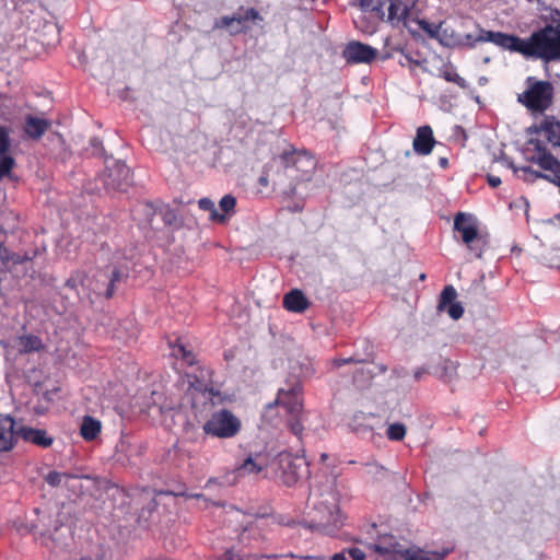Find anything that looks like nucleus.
Here are the masks:
<instances>
[{
  "label": "nucleus",
  "mask_w": 560,
  "mask_h": 560,
  "mask_svg": "<svg viewBox=\"0 0 560 560\" xmlns=\"http://www.w3.org/2000/svg\"><path fill=\"white\" fill-rule=\"evenodd\" d=\"M489 39L495 46L517 52L525 58H539L544 60H553L560 58V24L556 26H546L534 32L528 38H521L514 34L500 32L499 34H489Z\"/></svg>",
  "instance_id": "obj_1"
},
{
  "label": "nucleus",
  "mask_w": 560,
  "mask_h": 560,
  "mask_svg": "<svg viewBox=\"0 0 560 560\" xmlns=\"http://www.w3.org/2000/svg\"><path fill=\"white\" fill-rule=\"evenodd\" d=\"M308 526L320 534L332 535L342 525L337 493L331 487L312 489L308 497Z\"/></svg>",
  "instance_id": "obj_2"
},
{
  "label": "nucleus",
  "mask_w": 560,
  "mask_h": 560,
  "mask_svg": "<svg viewBox=\"0 0 560 560\" xmlns=\"http://www.w3.org/2000/svg\"><path fill=\"white\" fill-rule=\"evenodd\" d=\"M280 408L284 411V417L291 432L301 435L303 431V386L301 382H287L284 386L278 389L277 398L266 407L264 417L273 422L272 413L275 409Z\"/></svg>",
  "instance_id": "obj_3"
},
{
  "label": "nucleus",
  "mask_w": 560,
  "mask_h": 560,
  "mask_svg": "<svg viewBox=\"0 0 560 560\" xmlns=\"http://www.w3.org/2000/svg\"><path fill=\"white\" fill-rule=\"evenodd\" d=\"M526 85V90L517 95L518 103L529 112L539 114L551 107L555 97V89L551 82L528 77Z\"/></svg>",
  "instance_id": "obj_4"
},
{
  "label": "nucleus",
  "mask_w": 560,
  "mask_h": 560,
  "mask_svg": "<svg viewBox=\"0 0 560 560\" xmlns=\"http://www.w3.org/2000/svg\"><path fill=\"white\" fill-rule=\"evenodd\" d=\"M272 162L283 167L288 176L296 183L310 180L315 170V161L311 155L292 148L283 151Z\"/></svg>",
  "instance_id": "obj_5"
},
{
  "label": "nucleus",
  "mask_w": 560,
  "mask_h": 560,
  "mask_svg": "<svg viewBox=\"0 0 560 560\" xmlns=\"http://www.w3.org/2000/svg\"><path fill=\"white\" fill-rule=\"evenodd\" d=\"M478 34H462L456 32L453 27L443 24L442 31L440 32L439 43L448 48H466L472 49L477 43H492L489 39V34H499L500 32H493L482 28L477 24Z\"/></svg>",
  "instance_id": "obj_6"
},
{
  "label": "nucleus",
  "mask_w": 560,
  "mask_h": 560,
  "mask_svg": "<svg viewBox=\"0 0 560 560\" xmlns=\"http://www.w3.org/2000/svg\"><path fill=\"white\" fill-rule=\"evenodd\" d=\"M202 430L214 438L230 439L240 432L241 421L230 410L221 409L211 415L203 423Z\"/></svg>",
  "instance_id": "obj_7"
},
{
  "label": "nucleus",
  "mask_w": 560,
  "mask_h": 560,
  "mask_svg": "<svg viewBox=\"0 0 560 560\" xmlns=\"http://www.w3.org/2000/svg\"><path fill=\"white\" fill-rule=\"evenodd\" d=\"M127 268L121 266H107L98 270L93 279L89 280V288L95 296L110 299L115 293L116 283L127 277Z\"/></svg>",
  "instance_id": "obj_8"
},
{
  "label": "nucleus",
  "mask_w": 560,
  "mask_h": 560,
  "mask_svg": "<svg viewBox=\"0 0 560 560\" xmlns=\"http://www.w3.org/2000/svg\"><path fill=\"white\" fill-rule=\"evenodd\" d=\"M276 477L283 485L291 487L308 475V465L302 457L281 453L277 458Z\"/></svg>",
  "instance_id": "obj_9"
},
{
  "label": "nucleus",
  "mask_w": 560,
  "mask_h": 560,
  "mask_svg": "<svg viewBox=\"0 0 560 560\" xmlns=\"http://www.w3.org/2000/svg\"><path fill=\"white\" fill-rule=\"evenodd\" d=\"M261 20L258 11L254 8L241 7L232 15H224L214 21V30H226L231 35L246 32L249 21Z\"/></svg>",
  "instance_id": "obj_10"
},
{
  "label": "nucleus",
  "mask_w": 560,
  "mask_h": 560,
  "mask_svg": "<svg viewBox=\"0 0 560 560\" xmlns=\"http://www.w3.org/2000/svg\"><path fill=\"white\" fill-rule=\"evenodd\" d=\"M100 179L107 191H125L132 182L130 168L120 161H112L106 165Z\"/></svg>",
  "instance_id": "obj_11"
},
{
  "label": "nucleus",
  "mask_w": 560,
  "mask_h": 560,
  "mask_svg": "<svg viewBox=\"0 0 560 560\" xmlns=\"http://www.w3.org/2000/svg\"><path fill=\"white\" fill-rule=\"evenodd\" d=\"M377 56V50L358 40L349 42L342 50V57L348 63H370Z\"/></svg>",
  "instance_id": "obj_12"
},
{
  "label": "nucleus",
  "mask_w": 560,
  "mask_h": 560,
  "mask_svg": "<svg viewBox=\"0 0 560 560\" xmlns=\"http://www.w3.org/2000/svg\"><path fill=\"white\" fill-rule=\"evenodd\" d=\"M456 299V289L451 284L445 285L440 294L438 312H446L452 319H459L464 315V307Z\"/></svg>",
  "instance_id": "obj_13"
},
{
  "label": "nucleus",
  "mask_w": 560,
  "mask_h": 560,
  "mask_svg": "<svg viewBox=\"0 0 560 560\" xmlns=\"http://www.w3.org/2000/svg\"><path fill=\"white\" fill-rule=\"evenodd\" d=\"M389 7L387 8V20L392 23L394 21L397 24L401 23L404 27H409L410 12L416 4V0H389Z\"/></svg>",
  "instance_id": "obj_14"
},
{
  "label": "nucleus",
  "mask_w": 560,
  "mask_h": 560,
  "mask_svg": "<svg viewBox=\"0 0 560 560\" xmlns=\"http://www.w3.org/2000/svg\"><path fill=\"white\" fill-rule=\"evenodd\" d=\"M454 229L462 234L463 242L470 250H474V242L478 238V229L471 218L459 212L454 219Z\"/></svg>",
  "instance_id": "obj_15"
},
{
  "label": "nucleus",
  "mask_w": 560,
  "mask_h": 560,
  "mask_svg": "<svg viewBox=\"0 0 560 560\" xmlns=\"http://www.w3.org/2000/svg\"><path fill=\"white\" fill-rule=\"evenodd\" d=\"M383 13L373 12V10L359 11L353 16L355 27L363 34H374L383 22Z\"/></svg>",
  "instance_id": "obj_16"
},
{
  "label": "nucleus",
  "mask_w": 560,
  "mask_h": 560,
  "mask_svg": "<svg viewBox=\"0 0 560 560\" xmlns=\"http://www.w3.org/2000/svg\"><path fill=\"white\" fill-rule=\"evenodd\" d=\"M435 143L433 130L430 126L425 125L417 129L412 141V148L417 154L429 155L433 151Z\"/></svg>",
  "instance_id": "obj_17"
},
{
  "label": "nucleus",
  "mask_w": 560,
  "mask_h": 560,
  "mask_svg": "<svg viewBox=\"0 0 560 560\" xmlns=\"http://www.w3.org/2000/svg\"><path fill=\"white\" fill-rule=\"evenodd\" d=\"M383 427L384 420L381 415L360 412L353 419V430L359 434L374 432Z\"/></svg>",
  "instance_id": "obj_18"
},
{
  "label": "nucleus",
  "mask_w": 560,
  "mask_h": 560,
  "mask_svg": "<svg viewBox=\"0 0 560 560\" xmlns=\"http://www.w3.org/2000/svg\"><path fill=\"white\" fill-rule=\"evenodd\" d=\"M18 428L13 418L10 416H0V451L12 448L15 439H18Z\"/></svg>",
  "instance_id": "obj_19"
},
{
  "label": "nucleus",
  "mask_w": 560,
  "mask_h": 560,
  "mask_svg": "<svg viewBox=\"0 0 560 560\" xmlns=\"http://www.w3.org/2000/svg\"><path fill=\"white\" fill-rule=\"evenodd\" d=\"M18 438L24 441L32 442L39 446H49L52 443V439L48 438L44 430H37L28 427L21 425L18 428Z\"/></svg>",
  "instance_id": "obj_20"
},
{
  "label": "nucleus",
  "mask_w": 560,
  "mask_h": 560,
  "mask_svg": "<svg viewBox=\"0 0 560 560\" xmlns=\"http://www.w3.org/2000/svg\"><path fill=\"white\" fill-rule=\"evenodd\" d=\"M50 127V121L32 115L25 117V133L32 139H39Z\"/></svg>",
  "instance_id": "obj_21"
},
{
  "label": "nucleus",
  "mask_w": 560,
  "mask_h": 560,
  "mask_svg": "<svg viewBox=\"0 0 560 560\" xmlns=\"http://www.w3.org/2000/svg\"><path fill=\"white\" fill-rule=\"evenodd\" d=\"M283 306L295 313H302L308 307V301L301 290L294 289L283 298Z\"/></svg>",
  "instance_id": "obj_22"
},
{
  "label": "nucleus",
  "mask_w": 560,
  "mask_h": 560,
  "mask_svg": "<svg viewBox=\"0 0 560 560\" xmlns=\"http://www.w3.org/2000/svg\"><path fill=\"white\" fill-rule=\"evenodd\" d=\"M546 139L555 147H560V121L553 116H546L540 125Z\"/></svg>",
  "instance_id": "obj_23"
},
{
  "label": "nucleus",
  "mask_w": 560,
  "mask_h": 560,
  "mask_svg": "<svg viewBox=\"0 0 560 560\" xmlns=\"http://www.w3.org/2000/svg\"><path fill=\"white\" fill-rule=\"evenodd\" d=\"M399 555L404 560H441L445 556V552L439 553L425 551L418 547H410L399 551Z\"/></svg>",
  "instance_id": "obj_24"
},
{
  "label": "nucleus",
  "mask_w": 560,
  "mask_h": 560,
  "mask_svg": "<svg viewBox=\"0 0 560 560\" xmlns=\"http://www.w3.org/2000/svg\"><path fill=\"white\" fill-rule=\"evenodd\" d=\"M102 423L100 420L91 417L84 416L80 427L81 436L85 441H93L101 433Z\"/></svg>",
  "instance_id": "obj_25"
},
{
  "label": "nucleus",
  "mask_w": 560,
  "mask_h": 560,
  "mask_svg": "<svg viewBox=\"0 0 560 560\" xmlns=\"http://www.w3.org/2000/svg\"><path fill=\"white\" fill-rule=\"evenodd\" d=\"M265 469V464L260 457H247L237 468L236 472L240 477L258 475Z\"/></svg>",
  "instance_id": "obj_26"
},
{
  "label": "nucleus",
  "mask_w": 560,
  "mask_h": 560,
  "mask_svg": "<svg viewBox=\"0 0 560 560\" xmlns=\"http://www.w3.org/2000/svg\"><path fill=\"white\" fill-rule=\"evenodd\" d=\"M188 377L194 378L192 381H189V392L201 394L207 399H210L212 396L218 394V392H214L210 381L199 380L197 376L192 375H189Z\"/></svg>",
  "instance_id": "obj_27"
},
{
  "label": "nucleus",
  "mask_w": 560,
  "mask_h": 560,
  "mask_svg": "<svg viewBox=\"0 0 560 560\" xmlns=\"http://www.w3.org/2000/svg\"><path fill=\"white\" fill-rule=\"evenodd\" d=\"M16 343L19 351L24 353L38 351L43 347L42 340L34 335L21 336L18 338Z\"/></svg>",
  "instance_id": "obj_28"
},
{
  "label": "nucleus",
  "mask_w": 560,
  "mask_h": 560,
  "mask_svg": "<svg viewBox=\"0 0 560 560\" xmlns=\"http://www.w3.org/2000/svg\"><path fill=\"white\" fill-rule=\"evenodd\" d=\"M457 365L450 359H444L435 372L439 378L444 382H451L456 376Z\"/></svg>",
  "instance_id": "obj_29"
},
{
  "label": "nucleus",
  "mask_w": 560,
  "mask_h": 560,
  "mask_svg": "<svg viewBox=\"0 0 560 560\" xmlns=\"http://www.w3.org/2000/svg\"><path fill=\"white\" fill-rule=\"evenodd\" d=\"M440 75L445 81L455 83L460 89H467L469 86L467 81L456 72L453 66L443 69Z\"/></svg>",
  "instance_id": "obj_30"
},
{
  "label": "nucleus",
  "mask_w": 560,
  "mask_h": 560,
  "mask_svg": "<svg viewBox=\"0 0 560 560\" xmlns=\"http://www.w3.org/2000/svg\"><path fill=\"white\" fill-rule=\"evenodd\" d=\"M74 477L72 475L66 474V472H58V471H49L45 477V481L50 487H60V486H67L70 479H73Z\"/></svg>",
  "instance_id": "obj_31"
},
{
  "label": "nucleus",
  "mask_w": 560,
  "mask_h": 560,
  "mask_svg": "<svg viewBox=\"0 0 560 560\" xmlns=\"http://www.w3.org/2000/svg\"><path fill=\"white\" fill-rule=\"evenodd\" d=\"M198 206L201 210L210 212V219L212 221L223 222L225 220V215L218 212L214 202L209 198H201L198 201Z\"/></svg>",
  "instance_id": "obj_32"
},
{
  "label": "nucleus",
  "mask_w": 560,
  "mask_h": 560,
  "mask_svg": "<svg viewBox=\"0 0 560 560\" xmlns=\"http://www.w3.org/2000/svg\"><path fill=\"white\" fill-rule=\"evenodd\" d=\"M418 25L420 26V28L431 38H434L436 40H439L440 38V35H441V31H442V27H443V24L444 23H439V24H435V23H430L425 20H418L417 21Z\"/></svg>",
  "instance_id": "obj_33"
},
{
  "label": "nucleus",
  "mask_w": 560,
  "mask_h": 560,
  "mask_svg": "<svg viewBox=\"0 0 560 560\" xmlns=\"http://www.w3.org/2000/svg\"><path fill=\"white\" fill-rule=\"evenodd\" d=\"M14 165L15 161L9 153L0 154V180L11 176Z\"/></svg>",
  "instance_id": "obj_34"
},
{
  "label": "nucleus",
  "mask_w": 560,
  "mask_h": 560,
  "mask_svg": "<svg viewBox=\"0 0 560 560\" xmlns=\"http://www.w3.org/2000/svg\"><path fill=\"white\" fill-rule=\"evenodd\" d=\"M397 58V62L402 67H417L419 66V61L413 60L409 55L404 54L402 51L387 52V59Z\"/></svg>",
  "instance_id": "obj_35"
},
{
  "label": "nucleus",
  "mask_w": 560,
  "mask_h": 560,
  "mask_svg": "<svg viewBox=\"0 0 560 560\" xmlns=\"http://www.w3.org/2000/svg\"><path fill=\"white\" fill-rule=\"evenodd\" d=\"M406 435V427L402 423H392L387 427V439L401 441Z\"/></svg>",
  "instance_id": "obj_36"
},
{
  "label": "nucleus",
  "mask_w": 560,
  "mask_h": 560,
  "mask_svg": "<svg viewBox=\"0 0 560 560\" xmlns=\"http://www.w3.org/2000/svg\"><path fill=\"white\" fill-rule=\"evenodd\" d=\"M354 5H358L359 11L373 10L376 13H383V1L382 0H358Z\"/></svg>",
  "instance_id": "obj_37"
},
{
  "label": "nucleus",
  "mask_w": 560,
  "mask_h": 560,
  "mask_svg": "<svg viewBox=\"0 0 560 560\" xmlns=\"http://www.w3.org/2000/svg\"><path fill=\"white\" fill-rule=\"evenodd\" d=\"M173 354L185 360L188 364H192L195 355L191 351L187 350L183 343H176L173 346Z\"/></svg>",
  "instance_id": "obj_38"
},
{
  "label": "nucleus",
  "mask_w": 560,
  "mask_h": 560,
  "mask_svg": "<svg viewBox=\"0 0 560 560\" xmlns=\"http://www.w3.org/2000/svg\"><path fill=\"white\" fill-rule=\"evenodd\" d=\"M235 205L236 199L232 195H225L219 202L221 210L228 215L234 212Z\"/></svg>",
  "instance_id": "obj_39"
},
{
  "label": "nucleus",
  "mask_w": 560,
  "mask_h": 560,
  "mask_svg": "<svg viewBox=\"0 0 560 560\" xmlns=\"http://www.w3.org/2000/svg\"><path fill=\"white\" fill-rule=\"evenodd\" d=\"M10 144L8 130L0 126V154L9 153Z\"/></svg>",
  "instance_id": "obj_40"
},
{
  "label": "nucleus",
  "mask_w": 560,
  "mask_h": 560,
  "mask_svg": "<svg viewBox=\"0 0 560 560\" xmlns=\"http://www.w3.org/2000/svg\"><path fill=\"white\" fill-rule=\"evenodd\" d=\"M383 467L374 463H368L365 465V474L372 479H381Z\"/></svg>",
  "instance_id": "obj_41"
},
{
  "label": "nucleus",
  "mask_w": 560,
  "mask_h": 560,
  "mask_svg": "<svg viewBox=\"0 0 560 560\" xmlns=\"http://www.w3.org/2000/svg\"><path fill=\"white\" fill-rule=\"evenodd\" d=\"M363 359L357 358V357H349V358H337L331 360L330 364L334 369H339L343 364H350V363H360L363 362Z\"/></svg>",
  "instance_id": "obj_42"
},
{
  "label": "nucleus",
  "mask_w": 560,
  "mask_h": 560,
  "mask_svg": "<svg viewBox=\"0 0 560 560\" xmlns=\"http://www.w3.org/2000/svg\"><path fill=\"white\" fill-rule=\"evenodd\" d=\"M345 551L348 558H351L352 560H364L366 557L365 551L360 547L345 548Z\"/></svg>",
  "instance_id": "obj_43"
},
{
  "label": "nucleus",
  "mask_w": 560,
  "mask_h": 560,
  "mask_svg": "<svg viewBox=\"0 0 560 560\" xmlns=\"http://www.w3.org/2000/svg\"><path fill=\"white\" fill-rule=\"evenodd\" d=\"M487 182L492 188H497L501 185V178L494 175H488Z\"/></svg>",
  "instance_id": "obj_44"
},
{
  "label": "nucleus",
  "mask_w": 560,
  "mask_h": 560,
  "mask_svg": "<svg viewBox=\"0 0 560 560\" xmlns=\"http://www.w3.org/2000/svg\"><path fill=\"white\" fill-rule=\"evenodd\" d=\"M7 259H8V252L3 247V245L0 243V270H2V268L4 267Z\"/></svg>",
  "instance_id": "obj_45"
},
{
  "label": "nucleus",
  "mask_w": 560,
  "mask_h": 560,
  "mask_svg": "<svg viewBox=\"0 0 560 560\" xmlns=\"http://www.w3.org/2000/svg\"><path fill=\"white\" fill-rule=\"evenodd\" d=\"M429 371L424 368V366H421V368H418L415 373H413V377L416 381H420L421 377L424 375V374H428Z\"/></svg>",
  "instance_id": "obj_46"
},
{
  "label": "nucleus",
  "mask_w": 560,
  "mask_h": 560,
  "mask_svg": "<svg viewBox=\"0 0 560 560\" xmlns=\"http://www.w3.org/2000/svg\"><path fill=\"white\" fill-rule=\"evenodd\" d=\"M224 560H243L242 557L233 550H228L224 556Z\"/></svg>",
  "instance_id": "obj_47"
},
{
  "label": "nucleus",
  "mask_w": 560,
  "mask_h": 560,
  "mask_svg": "<svg viewBox=\"0 0 560 560\" xmlns=\"http://www.w3.org/2000/svg\"><path fill=\"white\" fill-rule=\"evenodd\" d=\"M368 548L371 549V550H374V551H376V552H378L381 555L385 553V548L381 544H378V542L373 544V545L370 544V545H368Z\"/></svg>",
  "instance_id": "obj_48"
},
{
  "label": "nucleus",
  "mask_w": 560,
  "mask_h": 560,
  "mask_svg": "<svg viewBox=\"0 0 560 560\" xmlns=\"http://www.w3.org/2000/svg\"><path fill=\"white\" fill-rule=\"evenodd\" d=\"M331 560H348V556H347L345 549H342L340 552L335 553L331 557Z\"/></svg>",
  "instance_id": "obj_49"
},
{
  "label": "nucleus",
  "mask_w": 560,
  "mask_h": 560,
  "mask_svg": "<svg viewBox=\"0 0 560 560\" xmlns=\"http://www.w3.org/2000/svg\"><path fill=\"white\" fill-rule=\"evenodd\" d=\"M91 144L95 149H100L102 147V141L98 138H92L91 139Z\"/></svg>",
  "instance_id": "obj_50"
},
{
  "label": "nucleus",
  "mask_w": 560,
  "mask_h": 560,
  "mask_svg": "<svg viewBox=\"0 0 560 560\" xmlns=\"http://www.w3.org/2000/svg\"><path fill=\"white\" fill-rule=\"evenodd\" d=\"M259 184L262 185V186H267L268 185V173L267 172L262 176H260Z\"/></svg>",
  "instance_id": "obj_51"
},
{
  "label": "nucleus",
  "mask_w": 560,
  "mask_h": 560,
  "mask_svg": "<svg viewBox=\"0 0 560 560\" xmlns=\"http://www.w3.org/2000/svg\"><path fill=\"white\" fill-rule=\"evenodd\" d=\"M67 285H68V287H70V288H72V289H73V288H75V280H74V279H69V280L67 281Z\"/></svg>",
  "instance_id": "obj_52"
},
{
  "label": "nucleus",
  "mask_w": 560,
  "mask_h": 560,
  "mask_svg": "<svg viewBox=\"0 0 560 560\" xmlns=\"http://www.w3.org/2000/svg\"><path fill=\"white\" fill-rule=\"evenodd\" d=\"M188 498H191V499H202L203 495L200 494V493H195V494H189Z\"/></svg>",
  "instance_id": "obj_53"
},
{
  "label": "nucleus",
  "mask_w": 560,
  "mask_h": 560,
  "mask_svg": "<svg viewBox=\"0 0 560 560\" xmlns=\"http://www.w3.org/2000/svg\"><path fill=\"white\" fill-rule=\"evenodd\" d=\"M440 164H441L443 167H445V166L447 165V159L442 158V159L440 160Z\"/></svg>",
  "instance_id": "obj_54"
},
{
  "label": "nucleus",
  "mask_w": 560,
  "mask_h": 560,
  "mask_svg": "<svg viewBox=\"0 0 560 560\" xmlns=\"http://www.w3.org/2000/svg\"><path fill=\"white\" fill-rule=\"evenodd\" d=\"M314 373V370L313 369H307L305 372H304V375H312Z\"/></svg>",
  "instance_id": "obj_55"
},
{
  "label": "nucleus",
  "mask_w": 560,
  "mask_h": 560,
  "mask_svg": "<svg viewBox=\"0 0 560 560\" xmlns=\"http://www.w3.org/2000/svg\"><path fill=\"white\" fill-rule=\"evenodd\" d=\"M328 458V455L326 453L320 454V459L325 462Z\"/></svg>",
  "instance_id": "obj_56"
},
{
  "label": "nucleus",
  "mask_w": 560,
  "mask_h": 560,
  "mask_svg": "<svg viewBox=\"0 0 560 560\" xmlns=\"http://www.w3.org/2000/svg\"><path fill=\"white\" fill-rule=\"evenodd\" d=\"M372 440H373V442H374V443H378V442L376 441V435H375L374 433L372 434Z\"/></svg>",
  "instance_id": "obj_57"
},
{
  "label": "nucleus",
  "mask_w": 560,
  "mask_h": 560,
  "mask_svg": "<svg viewBox=\"0 0 560 560\" xmlns=\"http://www.w3.org/2000/svg\"><path fill=\"white\" fill-rule=\"evenodd\" d=\"M307 559H316L315 557L308 556ZM318 560H324V558H317Z\"/></svg>",
  "instance_id": "obj_58"
},
{
  "label": "nucleus",
  "mask_w": 560,
  "mask_h": 560,
  "mask_svg": "<svg viewBox=\"0 0 560 560\" xmlns=\"http://www.w3.org/2000/svg\"><path fill=\"white\" fill-rule=\"evenodd\" d=\"M420 280H424L425 279V275L424 273H421L420 277H419Z\"/></svg>",
  "instance_id": "obj_59"
},
{
  "label": "nucleus",
  "mask_w": 560,
  "mask_h": 560,
  "mask_svg": "<svg viewBox=\"0 0 560 560\" xmlns=\"http://www.w3.org/2000/svg\"><path fill=\"white\" fill-rule=\"evenodd\" d=\"M291 192L294 195L295 194V186H292L291 188Z\"/></svg>",
  "instance_id": "obj_60"
},
{
  "label": "nucleus",
  "mask_w": 560,
  "mask_h": 560,
  "mask_svg": "<svg viewBox=\"0 0 560 560\" xmlns=\"http://www.w3.org/2000/svg\"><path fill=\"white\" fill-rule=\"evenodd\" d=\"M206 374L210 377L211 376V372L209 370L206 371Z\"/></svg>",
  "instance_id": "obj_61"
},
{
  "label": "nucleus",
  "mask_w": 560,
  "mask_h": 560,
  "mask_svg": "<svg viewBox=\"0 0 560 560\" xmlns=\"http://www.w3.org/2000/svg\"><path fill=\"white\" fill-rule=\"evenodd\" d=\"M89 300H90V302H91V303H93V302H94V301H93V298H92L91 295H89Z\"/></svg>",
  "instance_id": "obj_62"
},
{
  "label": "nucleus",
  "mask_w": 560,
  "mask_h": 560,
  "mask_svg": "<svg viewBox=\"0 0 560 560\" xmlns=\"http://www.w3.org/2000/svg\"><path fill=\"white\" fill-rule=\"evenodd\" d=\"M206 374H205V371H201V377L205 378Z\"/></svg>",
  "instance_id": "obj_63"
},
{
  "label": "nucleus",
  "mask_w": 560,
  "mask_h": 560,
  "mask_svg": "<svg viewBox=\"0 0 560 560\" xmlns=\"http://www.w3.org/2000/svg\"><path fill=\"white\" fill-rule=\"evenodd\" d=\"M210 483H212V480H208L207 487H209Z\"/></svg>",
  "instance_id": "obj_64"
}]
</instances>
